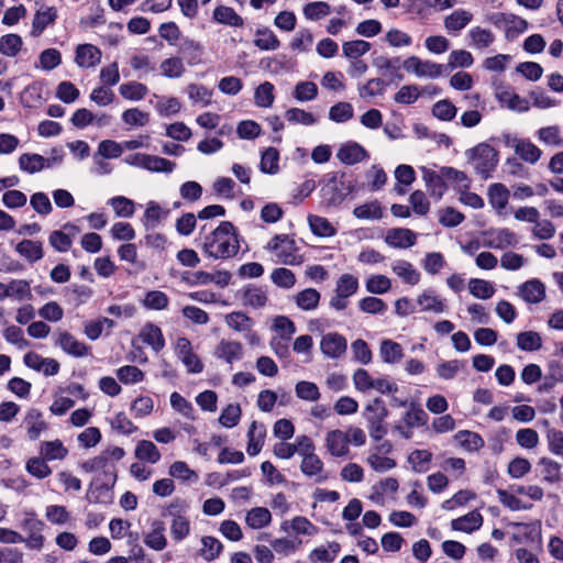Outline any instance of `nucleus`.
<instances>
[{
    "mask_svg": "<svg viewBox=\"0 0 563 563\" xmlns=\"http://www.w3.org/2000/svg\"><path fill=\"white\" fill-rule=\"evenodd\" d=\"M240 250L238 232L230 221H222L203 238L202 252L213 260H228L235 256Z\"/></svg>",
    "mask_w": 563,
    "mask_h": 563,
    "instance_id": "obj_1",
    "label": "nucleus"
},
{
    "mask_svg": "<svg viewBox=\"0 0 563 563\" xmlns=\"http://www.w3.org/2000/svg\"><path fill=\"white\" fill-rule=\"evenodd\" d=\"M364 417L367 421L369 437L374 441H380L387 434L385 419L388 417V410L380 398H375L364 410Z\"/></svg>",
    "mask_w": 563,
    "mask_h": 563,
    "instance_id": "obj_2",
    "label": "nucleus"
},
{
    "mask_svg": "<svg viewBox=\"0 0 563 563\" xmlns=\"http://www.w3.org/2000/svg\"><path fill=\"white\" fill-rule=\"evenodd\" d=\"M265 249L275 254L277 262L285 265H299L302 257L297 254V246L294 239L287 234H276Z\"/></svg>",
    "mask_w": 563,
    "mask_h": 563,
    "instance_id": "obj_3",
    "label": "nucleus"
},
{
    "mask_svg": "<svg viewBox=\"0 0 563 563\" xmlns=\"http://www.w3.org/2000/svg\"><path fill=\"white\" fill-rule=\"evenodd\" d=\"M428 415L419 404L411 401L402 418L393 426V431L401 438L409 440L412 438V429L423 427L428 422Z\"/></svg>",
    "mask_w": 563,
    "mask_h": 563,
    "instance_id": "obj_4",
    "label": "nucleus"
},
{
    "mask_svg": "<svg viewBox=\"0 0 563 563\" xmlns=\"http://www.w3.org/2000/svg\"><path fill=\"white\" fill-rule=\"evenodd\" d=\"M476 173L484 179L490 177L498 163L497 151L487 143H481L470 151Z\"/></svg>",
    "mask_w": 563,
    "mask_h": 563,
    "instance_id": "obj_5",
    "label": "nucleus"
},
{
    "mask_svg": "<svg viewBox=\"0 0 563 563\" xmlns=\"http://www.w3.org/2000/svg\"><path fill=\"white\" fill-rule=\"evenodd\" d=\"M45 523L36 518L34 512H26L25 518L21 522L22 530L27 533L24 538V543L31 550H41L44 545L45 538L43 529Z\"/></svg>",
    "mask_w": 563,
    "mask_h": 563,
    "instance_id": "obj_6",
    "label": "nucleus"
},
{
    "mask_svg": "<svg viewBox=\"0 0 563 563\" xmlns=\"http://www.w3.org/2000/svg\"><path fill=\"white\" fill-rule=\"evenodd\" d=\"M404 69L417 77L439 78L443 75L444 66L431 60H423L418 56H410L404 60Z\"/></svg>",
    "mask_w": 563,
    "mask_h": 563,
    "instance_id": "obj_7",
    "label": "nucleus"
},
{
    "mask_svg": "<svg viewBox=\"0 0 563 563\" xmlns=\"http://www.w3.org/2000/svg\"><path fill=\"white\" fill-rule=\"evenodd\" d=\"M80 468L86 473H92L102 470L103 476L107 481L104 485L108 488L112 487L117 482V468L112 463L108 461L103 452L97 456L84 461L80 464Z\"/></svg>",
    "mask_w": 563,
    "mask_h": 563,
    "instance_id": "obj_8",
    "label": "nucleus"
},
{
    "mask_svg": "<svg viewBox=\"0 0 563 563\" xmlns=\"http://www.w3.org/2000/svg\"><path fill=\"white\" fill-rule=\"evenodd\" d=\"M55 345L75 357H82L90 354V347L88 345L78 341L71 333L66 331L55 333Z\"/></svg>",
    "mask_w": 563,
    "mask_h": 563,
    "instance_id": "obj_9",
    "label": "nucleus"
},
{
    "mask_svg": "<svg viewBox=\"0 0 563 563\" xmlns=\"http://www.w3.org/2000/svg\"><path fill=\"white\" fill-rule=\"evenodd\" d=\"M79 233V228L71 223H66L63 230H55L48 236V242L57 252H67L73 244V239Z\"/></svg>",
    "mask_w": 563,
    "mask_h": 563,
    "instance_id": "obj_10",
    "label": "nucleus"
},
{
    "mask_svg": "<svg viewBox=\"0 0 563 563\" xmlns=\"http://www.w3.org/2000/svg\"><path fill=\"white\" fill-rule=\"evenodd\" d=\"M102 52L92 44H79L75 52V63L80 68H92L100 64Z\"/></svg>",
    "mask_w": 563,
    "mask_h": 563,
    "instance_id": "obj_11",
    "label": "nucleus"
},
{
    "mask_svg": "<svg viewBox=\"0 0 563 563\" xmlns=\"http://www.w3.org/2000/svg\"><path fill=\"white\" fill-rule=\"evenodd\" d=\"M385 242L395 249H408L416 244L417 234L410 229L393 228L387 230Z\"/></svg>",
    "mask_w": 563,
    "mask_h": 563,
    "instance_id": "obj_12",
    "label": "nucleus"
},
{
    "mask_svg": "<svg viewBox=\"0 0 563 563\" xmlns=\"http://www.w3.org/2000/svg\"><path fill=\"white\" fill-rule=\"evenodd\" d=\"M495 24H503L506 37L511 40L523 33L529 26L525 19L511 13H498L495 18Z\"/></svg>",
    "mask_w": 563,
    "mask_h": 563,
    "instance_id": "obj_13",
    "label": "nucleus"
},
{
    "mask_svg": "<svg viewBox=\"0 0 563 563\" xmlns=\"http://www.w3.org/2000/svg\"><path fill=\"white\" fill-rule=\"evenodd\" d=\"M347 347L346 339L339 333H328L320 342L321 352L330 358H339Z\"/></svg>",
    "mask_w": 563,
    "mask_h": 563,
    "instance_id": "obj_14",
    "label": "nucleus"
},
{
    "mask_svg": "<svg viewBox=\"0 0 563 563\" xmlns=\"http://www.w3.org/2000/svg\"><path fill=\"white\" fill-rule=\"evenodd\" d=\"M487 246L495 250H504L516 246L519 243L517 234L508 228L493 229L488 232Z\"/></svg>",
    "mask_w": 563,
    "mask_h": 563,
    "instance_id": "obj_15",
    "label": "nucleus"
},
{
    "mask_svg": "<svg viewBox=\"0 0 563 563\" xmlns=\"http://www.w3.org/2000/svg\"><path fill=\"white\" fill-rule=\"evenodd\" d=\"M473 20V13L465 9L454 10L443 20L444 29L449 34L456 35Z\"/></svg>",
    "mask_w": 563,
    "mask_h": 563,
    "instance_id": "obj_16",
    "label": "nucleus"
},
{
    "mask_svg": "<svg viewBox=\"0 0 563 563\" xmlns=\"http://www.w3.org/2000/svg\"><path fill=\"white\" fill-rule=\"evenodd\" d=\"M23 423L26 428L27 437L32 441L37 440L41 433L48 428L43 413L36 408H31L26 411Z\"/></svg>",
    "mask_w": 563,
    "mask_h": 563,
    "instance_id": "obj_17",
    "label": "nucleus"
},
{
    "mask_svg": "<svg viewBox=\"0 0 563 563\" xmlns=\"http://www.w3.org/2000/svg\"><path fill=\"white\" fill-rule=\"evenodd\" d=\"M325 446L332 456H345L349 454V435L336 429L325 435Z\"/></svg>",
    "mask_w": 563,
    "mask_h": 563,
    "instance_id": "obj_18",
    "label": "nucleus"
},
{
    "mask_svg": "<svg viewBox=\"0 0 563 563\" xmlns=\"http://www.w3.org/2000/svg\"><path fill=\"white\" fill-rule=\"evenodd\" d=\"M511 146L516 155L531 165L536 164L542 155V151L530 140L515 137L511 141Z\"/></svg>",
    "mask_w": 563,
    "mask_h": 563,
    "instance_id": "obj_19",
    "label": "nucleus"
},
{
    "mask_svg": "<svg viewBox=\"0 0 563 563\" xmlns=\"http://www.w3.org/2000/svg\"><path fill=\"white\" fill-rule=\"evenodd\" d=\"M165 523L159 519L151 522V530L144 534V543L154 551H163L167 547Z\"/></svg>",
    "mask_w": 563,
    "mask_h": 563,
    "instance_id": "obj_20",
    "label": "nucleus"
},
{
    "mask_svg": "<svg viewBox=\"0 0 563 563\" xmlns=\"http://www.w3.org/2000/svg\"><path fill=\"white\" fill-rule=\"evenodd\" d=\"M239 297L244 306L261 309L266 306L268 297L266 291L258 286L247 285L239 291Z\"/></svg>",
    "mask_w": 563,
    "mask_h": 563,
    "instance_id": "obj_21",
    "label": "nucleus"
},
{
    "mask_svg": "<svg viewBox=\"0 0 563 563\" xmlns=\"http://www.w3.org/2000/svg\"><path fill=\"white\" fill-rule=\"evenodd\" d=\"M217 358L233 364L243 357V346L238 341L221 340L214 350Z\"/></svg>",
    "mask_w": 563,
    "mask_h": 563,
    "instance_id": "obj_22",
    "label": "nucleus"
},
{
    "mask_svg": "<svg viewBox=\"0 0 563 563\" xmlns=\"http://www.w3.org/2000/svg\"><path fill=\"white\" fill-rule=\"evenodd\" d=\"M518 295L528 303H539L545 298V286L539 279H530L519 286Z\"/></svg>",
    "mask_w": 563,
    "mask_h": 563,
    "instance_id": "obj_23",
    "label": "nucleus"
},
{
    "mask_svg": "<svg viewBox=\"0 0 563 563\" xmlns=\"http://www.w3.org/2000/svg\"><path fill=\"white\" fill-rule=\"evenodd\" d=\"M336 157L345 165H354L367 158V152L358 143L347 142L339 148Z\"/></svg>",
    "mask_w": 563,
    "mask_h": 563,
    "instance_id": "obj_24",
    "label": "nucleus"
},
{
    "mask_svg": "<svg viewBox=\"0 0 563 563\" xmlns=\"http://www.w3.org/2000/svg\"><path fill=\"white\" fill-rule=\"evenodd\" d=\"M139 338L156 353L161 352L165 346V339L161 328L152 322L143 325Z\"/></svg>",
    "mask_w": 563,
    "mask_h": 563,
    "instance_id": "obj_25",
    "label": "nucleus"
},
{
    "mask_svg": "<svg viewBox=\"0 0 563 563\" xmlns=\"http://www.w3.org/2000/svg\"><path fill=\"white\" fill-rule=\"evenodd\" d=\"M266 437V428L263 423L253 421L247 431V446L246 452L250 456L257 455L263 445Z\"/></svg>",
    "mask_w": 563,
    "mask_h": 563,
    "instance_id": "obj_26",
    "label": "nucleus"
},
{
    "mask_svg": "<svg viewBox=\"0 0 563 563\" xmlns=\"http://www.w3.org/2000/svg\"><path fill=\"white\" fill-rule=\"evenodd\" d=\"M300 471L308 477H316L317 483H322L327 479V475L323 474V462L316 454H309L301 456Z\"/></svg>",
    "mask_w": 563,
    "mask_h": 563,
    "instance_id": "obj_27",
    "label": "nucleus"
},
{
    "mask_svg": "<svg viewBox=\"0 0 563 563\" xmlns=\"http://www.w3.org/2000/svg\"><path fill=\"white\" fill-rule=\"evenodd\" d=\"M417 303L421 307V311L427 312L442 313L446 309L445 301L433 289H426L420 294Z\"/></svg>",
    "mask_w": 563,
    "mask_h": 563,
    "instance_id": "obj_28",
    "label": "nucleus"
},
{
    "mask_svg": "<svg viewBox=\"0 0 563 563\" xmlns=\"http://www.w3.org/2000/svg\"><path fill=\"white\" fill-rule=\"evenodd\" d=\"M15 252L30 263H35L43 258V243L34 240H22L15 245Z\"/></svg>",
    "mask_w": 563,
    "mask_h": 563,
    "instance_id": "obj_29",
    "label": "nucleus"
},
{
    "mask_svg": "<svg viewBox=\"0 0 563 563\" xmlns=\"http://www.w3.org/2000/svg\"><path fill=\"white\" fill-rule=\"evenodd\" d=\"M57 18L56 9L53 7L42 8L36 11L33 23L31 34L33 36H40L47 25L55 22Z\"/></svg>",
    "mask_w": 563,
    "mask_h": 563,
    "instance_id": "obj_30",
    "label": "nucleus"
},
{
    "mask_svg": "<svg viewBox=\"0 0 563 563\" xmlns=\"http://www.w3.org/2000/svg\"><path fill=\"white\" fill-rule=\"evenodd\" d=\"M483 525V517L482 515L474 510L465 516H462L457 519H454L451 521V527L453 530L456 531H463L466 533H471L475 530H478Z\"/></svg>",
    "mask_w": 563,
    "mask_h": 563,
    "instance_id": "obj_31",
    "label": "nucleus"
},
{
    "mask_svg": "<svg viewBox=\"0 0 563 563\" xmlns=\"http://www.w3.org/2000/svg\"><path fill=\"white\" fill-rule=\"evenodd\" d=\"M391 271L408 285H417L420 280V273L408 261H396L391 265Z\"/></svg>",
    "mask_w": 563,
    "mask_h": 563,
    "instance_id": "obj_32",
    "label": "nucleus"
},
{
    "mask_svg": "<svg viewBox=\"0 0 563 563\" xmlns=\"http://www.w3.org/2000/svg\"><path fill=\"white\" fill-rule=\"evenodd\" d=\"M509 200V190L503 184L496 183L488 188V201L490 206L498 212L507 207Z\"/></svg>",
    "mask_w": 563,
    "mask_h": 563,
    "instance_id": "obj_33",
    "label": "nucleus"
},
{
    "mask_svg": "<svg viewBox=\"0 0 563 563\" xmlns=\"http://www.w3.org/2000/svg\"><path fill=\"white\" fill-rule=\"evenodd\" d=\"M213 19L220 24L241 27L244 24L243 18L236 11L227 5H219L213 11Z\"/></svg>",
    "mask_w": 563,
    "mask_h": 563,
    "instance_id": "obj_34",
    "label": "nucleus"
},
{
    "mask_svg": "<svg viewBox=\"0 0 563 563\" xmlns=\"http://www.w3.org/2000/svg\"><path fill=\"white\" fill-rule=\"evenodd\" d=\"M40 454L47 461L64 460L68 455V449L58 439L44 441L41 443Z\"/></svg>",
    "mask_w": 563,
    "mask_h": 563,
    "instance_id": "obj_35",
    "label": "nucleus"
},
{
    "mask_svg": "<svg viewBox=\"0 0 563 563\" xmlns=\"http://www.w3.org/2000/svg\"><path fill=\"white\" fill-rule=\"evenodd\" d=\"M538 465L541 467L542 481L554 484L561 481V464L550 457H541Z\"/></svg>",
    "mask_w": 563,
    "mask_h": 563,
    "instance_id": "obj_36",
    "label": "nucleus"
},
{
    "mask_svg": "<svg viewBox=\"0 0 563 563\" xmlns=\"http://www.w3.org/2000/svg\"><path fill=\"white\" fill-rule=\"evenodd\" d=\"M422 172L429 194L438 200L441 199L446 190L442 174L439 175L435 172L426 168H423Z\"/></svg>",
    "mask_w": 563,
    "mask_h": 563,
    "instance_id": "obj_37",
    "label": "nucleus"
},
{
    "mask_svg": "<svg viewBox=\"0 0 563 563\" xmlns=\"http://www.w3.org/2000/svg\"><path fill=\"white\" fill-rule=\"evenodd\" d=\"M272 521L271 511L265 507H255L246 512L245 522L251 529H262Z\"/></svg>",
    "mask_w": 563,
    "mask_h": 563,
    "instance_id": "obj_38",
    "label": "nucleus"
},
{
    "mask_svg": "<svg viewBox=\"0 0 563 563\" xmlns=\"http://www.w3.org/2000/svg\"><path fill=\"white\" fill-rule=\"evenodd\" d=\"M308 223L312 233L320 238H331L336 234V229L330 223L327 218L310 214Z\"/></svg>",
    "mask_w": 563,
    "mask_h": 563,
    "instance_id": "obj_39",
    "label": "nucleus"
},
{
    "mask_svg": "<svg viewBox=\"0 0 563 563\" xmlns=\"http://www.w3.org/2000/svg\"><path fill=\"white\" fill-rule=\"evenodd\" d=\"M321 295L314 288H306L295 296L298 308L305 311L314 310L319 306Z\"/></svg>",
    "mask_w": 563,
    "mask_h": 563,
    "instance_id": "obj_40",
    "label": "nucleus"
},
{
    "mask_svg": "<svg viewBox=\"0 0 563 563\" xmlns=\"http://www.w3.org/2000/svg\"><path fill=\"white\" fill-rule=\"evenodd\" d=\"M340 550L341 547L338 542H331L328 548L320 547L312 550L309 560L313 563H331L335 560Z\"/></svg>",
    "mask_w": 563,
    "mask_h": 563,
    "instance_id": "obj_41",
    "label": "nucleus"
},
{
    "mask_svg": "<svg viewBox=\"0 0 563 563\" xmlns=\"http://www.w3.org/2000/svg\"><path fill=\"white\" fill-rule=\"evenodd\" d=\"M379 354H380L382 360L388 364L398 363L404 356L401 345L391 340H383L382 341Z\"/></svg>",
    "mask_w": 563,
    "mask_h": 563,
    "instance_id": "obj_42",
    "label": "nucleus"
},
{
    "mask_svg": "<svg viewBox=\"0 0 563 563\" xmlns=\"http://www.w3.org/2000/svg\"><path fill=\"white\" fill-rule=\"evenodd\" d=\"M471 45L478 49H484L490 46L495 41V35L490 30L481 26L472 27L468 32Z\"/></svg>",
    "mask_w": 563,
    "mask_h": 563,
    "instance_id": "obj_43",
    "label": "nucleus"
},
{
    "mask_svg": "<svg viewBox=\"0 0 563 563\" xmlns=\"http://www.w3.org/2000/svg\"><path fill=\"white\" fill-rule=\"evenodd\" d=\"M113 327V320L106 317H101L96 320L85 322L84 332L88 339L96 341L101 336L104 328L112 329Z\"/></svg>",
    "mask_w": 563,
    "mask_h": 563,
    "instance_id": "obj_44",
    "label": "nucleus"
},
{
    "mask_svg": "<svg viewBox=\"0 0 563 563\" xmlns=\"http://www.w3.org/2000/svg\"><path fill=\"white\" fill-rule=\"evenodd\" d=\"M135 456L139 460L155 464L161 460V453L157 446L147 440H141L135 448Z\"/></svg>",
    "mask_w": 563,
    "mask_h": 563,
    "instance_id": "obj_45",
    "label": "nucleus"
},
{
    "mask_svg": "<svg viewBox=\"0 0 563 563\" xmlns=\"http://www.w3.org/2000/svg\"><path fill=\"white\" fill-rule=\"evenodd\" d=\"M45 157L35 153H24L19 157V167L27 174H35L44 169Z\"/></svg>",
    "mask_w": 563,
    "mask_h": 563,
    "instance_id": "obj_46",
    "label": "nucleus"
},
{
    "mask_svg": "<svg viewBox=\"0 0 563 563\" xmlns=\"http://www.w3.org/2000/svg\"><path fill=\"white\" fill-rule=\"evenodd\" d=\"M454 438L467 451H478L485 443L478 433L468 430L459 431Z\"/></svg>",
    "mask_w": 563,
    "mask_h": 563,
    "instance_id": "obj_47",
    "label": "nucleus"
},
{
    "mask_svg": "<svg viewBox=\"0 0 563 563\" xmlns=\"http://www.w3.org/2000/svg\"><path fill=\"white\" fill-rule=\"evenodd\" d=\"M189 99L194 104L201 103L207 107L211 103L212 90L200 84H189L186 88Z\"/></svg>",
    "mask_w": 563,
    "mask_h": 563,
    "instance_id": "obj_48",
    "label": "nucleus"
},
{
    "mask_svg": "<svg viewBox=\"0 0 563 563\" xmlns=\"http://www.w3.org/2000/svg\"><path fill=\"white\" fill-rule=\"evenodd\" d=\"M46 462L47 460H44L42 455L30 457L26 461L25 470L37 479L46 478L52 474V468Z\"/></svg>",
    "mask_w": 563,
    "mask_h": 563,
    "instance_id": "obj_49",
    "label": "nucleus"
},
{
    "mask_svg": "<svg viewBox=\"0 0 563 563\" xmlns=\"http://www.w3.org/2000/svg\"><path fill=\"white\" fill-rule=\"evenodd\" d=\"M517 346L522 351H538L542 346L541 335L536 331H523L517 334Z\"/></svg>",
    "mask_w": 563,
    "mask_h": 563,
    "instance_id": "obj_50",
    "label": "nucleus"
},
{
    "mask_svg": "<svg viewBox=\"0 0 563 563\" xmlns=\"http://www.w3.org/2000/svg\"><path fill=\"white\" fill-rule=\"evenodd\" d=\"M225 323L229 328L238 332H246L254 324L252 318L242 311H233L228 313L225 316Z\"/></svg>",
    "mask_w": 563,
    "mask_h": 563,
    "instance_id": "obj_51",
    "label": "nucleus"
},
{
    "mask_svg": "<svg viewBox=\"0 0 563 563\" xmlns=\"http://www.w3.org/2000/svg\"><path fill=\"white\" fill-rule=\"evenodd\" d=\"M279 153L275 147L266 148L261 156L260 169L264 174H277L279 170L278 166Z\"/></svg>",
    "mask_w": 563,
    "mask_h": 563,
    "instance_id": "obj_52",
    "label": "nucleus"
},
{
    "mask_svg": "<svg viewBox=\"0 0 563 563\" xmlns=\"http://www.w3.org/2000/svg\"><path fill=\"white\" fill-rule=\"evenodd\" d=\"M201 544L202 547L199 552L206 561L216 560L223 550V544L220 540L210 536L202 537Z\"/></svg>",
    "mask_w": 563,
    "mask_h": 563,
    "instance_id": "obj_53",
    "label": "nucleus"
},
{
    "mask_svg": "<svg viewBox=\"0 0 563 563\" xmlns=\"http://www.w3.org/2000/svg\"><path fill=\"white\" fill-rule=\"evenodd\" d=\"M120 95L126 100L139 101L147 95V87L137 81L122 84L119 87Z\"/></svg>",
    "mask_w": 563,
    "mask_h": 563,
    "instance_id": "obj_54",
    "label": "nucleus"
},
{
    "mask_svg": "<svg viewBox=\"0 0 563 563\" xmlns=\"http://www.w3.org/2000/svg\"><path fill=\"white\" fill-rule=\"evenodd\" d=\"M360 287L358 279L352 274H343L339 277L334 292L339 294L340 297L353 296Z\"/></svg>",
    "mask_w": 563,
    "mask_h": 563,
    "instance_id": "obj_55",
    "label": "nucleus"
},
{
    "mask_svg": "<svg viewBox=\"0 0 563 563\" xmlns=\"http://www.w3.org/2000/svg\"><path fill=\"white\" fill-rule=\"evenodd\" d=\"M254 44L262 51H274L279 47L280 42L273 31L263 29L256 31Z\"/></svg>",
    "mask_w": 563,
    "mask_h": 563,
    "instance_id": "obj_56",
    "label": "nucleus"
},
{
    "mask_svg": "<svg viewBox=\"0 0 563 563\" xmlns=\"http://www.w3.org/2000/svg\"><path fill=\"white\" fill-rule=\"evenodd\" d=\"M176 167V164L169 159L146 154L144 169L154 173H172Z\"/></svg>",
    "mask_w": 563,
    "mask_h": 563,
    "instance_id": "obj_57",
    "label": "nucleus"
},
{
    "mask_svg": "<svg viewBox=\"0 0 563 563\" xmlns=\"http://www.w3.org/2000/svg\"><path fill=\"white\" fill-rule=\"evenodd\" d=\"M65 294L76 306H80L92 297L93 290L89 286L74 284L65 289Z\"/></svg>",
    "mask_w": 563,
    "mask_h": 563,
    "instance_id": "obj_58",
    "label": "nucleus"
},
{
    "mask_svg": "<svg viewBox=\"0 0 563 563\" xmlns=\"http://www.w3.org/2000/svg\"><path fill=\"white\" fill-rule=\"evenodd\" d=\"M178 52L188 59L189 64L192 65L200 60L202 46L195 40L184 38L179 44Z\"/></svg>",
    "mask_w": 563,
    "mask_h": 563,
    "instance_id": "obj_59",
    "label": "nucleus"
},
{
    "mask_svg": "<svg viewBox=\"0 0 563 563\" xmlns=\"http://www.w3.org/2000/svg\"><path fill=\"white\" fill-rule=\"evenodd\" d=\"M468 289L470 292L478 299H489L495 294V288L492 283L479 279V278H472L468 283Z\"/></svg>",
    "mask_w": 563,
    "mask_h": 563,
    "instance_id": "obj_60",
    "label": "nucleus"
},
{
    "mask_svg": "<svg viewBox=\"0 0 563 563\" xmlns=\"http://www.w3.org/2000/svg\"><path fill=\"white\" fill-rule=\"evenodd\" d=\"M371 49V43L364 40H354L343 43V55L349 59H358Z\"/></svg>",
    "mask_w": 563,
    "mask_h": 563,
    "instance_id": "obj_61",
    "label": "nucleus"
},
{
    "mask_svg": "<svg viewBox=\"0 0 563 563\" xmlns=\"http://www.w3.org/2000/svg\"><path fill=\"white\" fill-rule=\"evenodd\" d=\"M432 460V453L428 450H415L408 456V462L411 464L416 473H424L429 470V464Z\"/></svg>",
    "mask_w": 563,
    "mask_h": 563,
    "instance_id": "obj_62",
    "label": "nucleus"
},
{
    "mask_svg": "<svg viewBox=\"0 0 563 563\" xmlns=\"http://www.w3.org/2000/svg\"><path fill=\"white\" fill-rule=\"evenodd\" d=\"M473 55L465 49H454L449 54L448 67L450 69L455 68H468L473 65Z\"/></svg>",
    "mask_w": 563,
    "mask_h": 563,
    "instance_id": "obj_63",
    "label": "nucleus"
},
{
    "mask_svg": "<svg viewBox=\"0 0 563 563\" xmlns=\"http://www.w3.org/2000/svg\"><path fill=\"white\" fill-rule=\"evenodd\" d=\"M274 85L269 81L261 84L254 93V100L257 107L269 108L274 102Z\"/></svg>",
    "mask_w": 563,
    "mask_h": 563,
    "instance_id": "obj_64",
    "label": "nucleus"
}]
</instances>
